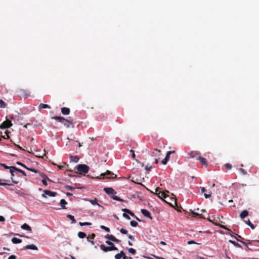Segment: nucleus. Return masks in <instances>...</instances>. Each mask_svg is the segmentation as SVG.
I'll list each match as a JSON object with an SVG mask.
<instances>
[{"mask_svg":"<svg viewBox=\"0 0 259 259\" xmlns=\"http://www.w3.org/2000/svg\"><path fill=\"white\" fill-rule=\"evenodd\" d=\"M170 155V152L167 153L165 157L161 161V163L165 165L167 163V161L169 159Z\"/></svg>","mask_w":259,"mask_h":259,"instance_id":"15","label":"nucleus"},{"mask_svg":"<svg viewBox=\"0 0 259 259\" xmlns=\"http://www.w3.org/2000/svg\"><path fill=\"white\" fill-rule=\"evenodd\" d=\"M100 228L103 229V230H105V231H106L107 232H109L110 231V229L109 228H108V227H106L105 226H103V225H101L100 226Z\"/></svg>","mask_w":259,"mask_h":259,"instance_id":"37","label":"nucleus"},{"mask_svg":"<svg viewBox=\"0 0 259 259\" xmlns=\"http://www.w3.org/2000/svg\"><path fill=\"white\" fill-rule=\"evenodd\" d=\"M198 160H199L200 162V163L202 164V165H207V160L206 158L203 157H201V156H199L198 158Z\"/></svg>","mask_w":259,"mask_h":259,"instance_id":"16","label":"nucleus"},{"mask_svg":"<svg viewBox=\"0 0 259 259\" xmlns=\"http://www.w3.org/2000/svg\"><path fill=\"white\" fill-rule=\"evenodd\" d=\"M5 221V219L4 217L0 215V222H4Z\"/></svg>","mask_w":259,"mask_h":259,"instance_id":"55","label":"nucleus"},{"mask_svg":"<svg viewBox=\"0 0 259 259\" xmlns=\"http://www.w3.org/2000/svg\"><path fill=\"white\" fill-rule=\"evenodd\" d=\"M160 243L162 245H166V243L163 241H160Z\"/></svg>","mask_w":259,"mask_h":259,"instance_id":"62","label":"nucleus"},{"mask_svg":"<svg viewBox=\"0 0 259 259\" xmlns=\"http://www.w3.org/2000/svg\"><path fill=\"white\" fill-rule=\"evenodd\" d=\"M66 217L72 221V223H75L76 222V220L75 219L74 216L71 214H67Z\"/></svg>","mask_w":259,"mask_h":259,"instance_id":"33","label":"nucleus"},{"mask_svg":"<svg viewBox=\"0 0 259 259\" xmlns=\"http://www.w3.org/2000/svg\"><path fill=\"white\" fill-rule=\"evenodd\" d=\"M145 168L147 171H150L152 169V166L149 164H147L146 165Z\"/></svg>","mask_w":259,"mask_h":259,"instance_id":"43","label":"nucleus"},{"mask_svg":"<svg viewBox=\"0 0 259 259\" xmlns=\"http://www.w3.org/2000/svg\"><path fill=\"white\" fill-rule=\"evenodd\" d=\"M188 154L191 158H195L197 160H198V157L200 156L199 152L197 151H192L190 152Z\"/></svg>","mask_w":259,"mask_h":259,"instance_id":"11","label":"nucleus"},{"mask_svg":"<svg viewBox=\"0 0 259 259\" xmlns=\"http://www.w3.org/2000/svg\"><path fill=\"white\" fill-rule=\"evenodd\" d=\"M30 125V123H27V124H25V125L24 126V127H25V128H27V126H28V125Z\"/></svg>","mask_w":259,"mask_h":259,"instance_id":"64","label":"nucleus"},{"mask_svg":"<svg viewBox=\"0 0 259 259\" xmlns=\"http://www.w3.org/2000/svg\"><path fill=\"white\" fill-rule=\"evenodd\" d=\"M120 232H121V233L123 234H126L127 233V231L124 229H123V228H121L120 230Z\"/></svg>","mask_w":259,"mask_h":259,"instance_id":"44","label":"nucleus"},{"mask_svg":"<svg viewBox=\"0 0 259 259\" xmlns=\"http://www.w3.org/2000/svg\"><path fill=\"white\" fill-rule=\"evenodd\" d=\"M100 248L104 252H107L109 251L117 250L118 249L115 246H105L104 245L102 244L100 245Z\"/></svg>","mask_w":259,"mask_h":259,"instance_id":"7","label":"nucleus"},{"mask_svg":"<svg viewBox=\"0 0 259 259\" xmlns=\"http://www.w3.org/2000/svg\"><path fill=\"white\" fill-rule=\"evenodd\" d=\"M16 164H18V165L22 166V167L25 168L26 169L27 168V166L25 164H24L23 163H21V162H20L19 161L17 162Z\"/></svg>","mask_w":259,"mask_h":259,"instance_id":"48","label":"nucleus"},{"mask_svg":"<svg viewBox=\"0 0 259 259\" xmlns=\"http://www.w3.org/2000/svg\"><path fill=\"white\" fill-rule=\"evenodd\" d=\"M200 189H201V192L204 193V196L206 198L210 197L211 193H210V194L205 193V192L206 190L204 187H200Z\"/></svg>","mask_w":259,"mask_h":259,"instance_id":"23","label":"nucleus"},{"mask_svg":"<svg viewBox=\"0 0 259 259\" xmlns=\"http://www.w3.org/2000/svg\"><path fill=\"white\" fill-rule=\"evenodd\" d=\"M141 213L145 217H148L149 218H150V219H152V217H151V213L148 211L147 210L145 209H142L141 210Z\"/></svg>","mask_w":259,"mask_h":259,"instance_id":"13","label":"nucleus"},{"mask_svg":"<svg viewBox=\"0 0 259 259\" xmlns=\"http://www.w3.org/2000/svg\"><path fill=\"white\" fill-rule=\"evenodd\" d=\"M192 212L193 213V217L198 216L200 218H204V219H205V218L203 217V216L201 214H199L198 213H196V212H194L193 211H192Z\"/></svg>","mask_w":259,"mask_h":259,"instance_id":"39","label":"nucleus"},{"mask_svg":"<svg viewBox=\"0 0 259 259\" xmlns=\"http://www.w3.org/2000/svg\"><path fill=\"white\" fill-rule=\"evenodd\" d=\"M1 165L4 167L5 169H10V172L11 173V179L12 182L15 184H18L19 183V181H16L15 179H14V169H12V168H11L13 166H9L4 163H1Z\"/></svg>","mask_w":259,"mask_h":259,"instance_id":"5","label":"nucleus"},{"mask_svg":"<svg viewBox=\"0 0 259 259\" xmlns=\"http://www.w3.org/2000/svg\"><path fill=\"white\" fill-rule=\"evenodd\" d=\"M123 217L125 218H126V219L127 220H130L131 219V218L130 217V216L128 215H127L126 213H123Z\"/></svg>","mask_w":259,"mask_h":259,"instance_id":"49","label":"nucleus"},{"mask_svg":"<svg viewBox=\"0 0 259 259\" xmlns=\"http://www.w3.org/2000/svg\"><path fill=\"white\" fill-rule=\"evenodd\" d=\"M79 225L80 226H91V225H92V223H90V222H84V223L79 222Z\"/></svg>","mask_w":259,"mask_h":259,"instance_id":"36","label":"nucleus"},{"mask_svg":"<svg viewBox=\"0 0 259 259\" xmlns=\"http://www.w3.org/2000/svg\"><path fill=\"white\" fill-rule=\"evenodd\" d=\"M57 165L59 169H63L65 165L68 166V165L65 162L63 163V165Z\"/></svg>","mask_w":259,"mask_h":259,"instance_id":"42","label":"nucleus"},{"mask_svg":"<svg viewBox=\"0 0 259 259\" xmlns=\"http://www.w3.org/2000/svg\"><path fill=\"white\" fill-rule=\"evenodd\" d=\"M11 168H12V169H14V172L15 171H18V172H21L24 176H25V177L26 176V174L25 172L24 171H23V170L19 169L15 166H13Z\"/></svg>","mask_w":259,"mask_h":259,"instance_id":"17","label":"nucleus"},{"mask_svg":"<svg viewBox=\"0 0 259 259\" xmlns=\"http://www.w3.org/2000/svg\"><path fill=\"white\" fill-rule=\"evenodd\" d=\"M41 182L44 185H45V186H47L48 184L46 179H42Z\"/></svg>","mask_w":259,"mask_h":259,"instance_id":"52","label":"nucleus"},{"mask_svg":"<svg viewBox=\"0 0 259 259\" xmlns=\"http://www.w3.org/2000/svg\"><path fill=\"white\" fill-rule=\"evenodd\" d=\"M26 169H28L29 171L34 172L35 173H38V172H39L38 170H36V169L32 168H29V167H27Z\"/></svg>","mask_w":259,"mask_h":259,"instance_id":"40","label":"nucleus"},{"mask_svg":"<svg viewBox=\"0 0 259 259\" xmlns=\"http://www.w3.org/2000/svg\"><path fill=\"white\" fill-rule=\"evenodd\" d=\"M128 238L132 240H134V238L131 235H128Z\"/></svg>","mask_w":259,"mask_h":259,"instance_id":"59","label":"nucleus"},{"mask_svg":"<svg viewBox=\"0 0 259 259\" xmlns=\"http://www.w3.org/2000/svg\"><path fill=\"white\" fill-rule=\"evenodd\" d=\"M24 248L25 249L37 250V247L34 244L27 245Z\"/></svg>","mask_w":259,"mask_h":259,"instance_id":"19","label":"nucleus"},{"mask_svg":"<svg viewBox=\"0 0 259 259\" xmlns=\"http://www.w3.org/2000/svg\"><path fill=\"white\" fill-rule=\"evenodd\" d=\"M66 189H67V190H71V191H72V190H73L74 189V188H73L71 187V186H66Z\"/></svg>","mask_w":259,"mask_h":259,"instance_id":"53","label":"nucleus"},{"mask_svg":"<svg viewBox=\"0 0 259 259\" xmlns=\"http://www.w3.org/2000/svg\"><path fill=\"white\" fill-rule=\"evenodd\" d=\"M60 204L63 209H66L65 205L67 204V202L65 199H61L60 202Z\"/></svg>","mask_w":259,"mask_h":259,"instance_id":"28","label":"nucleus"},{"mask_svg":"<svg viewBox=\"0 0 259 259\" xmlns=\"http://www.w3.org/2000/svg\"><path fill=\"white\" fill-rule=\"evenodd\" d=\"M246 224H247L248 225H250V224L251 225V223L250 222V220H248L247 221H246Z\"/></svg>","mask_w":259,"mask_h":259,"instance_id":"61","label":"nucleus"},{"mask_svg":"<svg viewBox=\"0 0 259 259\" xmlns=\"http://www.w3.org/2000/svg\"><path fill=\"white\" fill-rule=\"evenodd\" d=\"M225 166L226 168H227L228 169H231L232 168V165L231 164H229V163H226L225 165Z\"/></svg>","mask_w":259,"mask_h":259,"instance_id":"47","label":"nucleus"},{"mask_svg":"<svg viewBox=\"0 0 259 259\" xmlns=\"http://www.w3.org/2000/svg\"><path fill=\"white\" fill-rule=\"evenodd\" d=\"M70 159L71 161L74 162H77L79 160V158L77 156H71Z\"/></svg>","mask_w":259,"mask_h":259,"instance_id":"29","label":"nucleus"},{"mask_svg":"<svg viewBox=\"0 0 259 259\" xmlns=\"http://www.w3.org/2000/svg\"><path fill=\"white\" fill-rule=\"evenodd\" d=\"M76 169L79 174L85 175L89 172L90 167L86 164H78L76 167Z\"/></svg>","mask_w":259,"mask_h":259,"instance_id":"4","label":"nucleus"},{"mask_svg":"<svg viewBox=\"0 0 259 259\" xmlns=\"http://www.w3.org/2000/svg\"><path fill=\"white\" fill-rule=\"evenodd\" d=\"M248 215V212L247 210H243L240 214V217L241 219H244Z\"/></svg>","mask_w":259,"mask_h":259,"instance_id":"22","label":"nucleus"},{"mask_svg":"<svg viewBox=\"0 0 259 259\" xmlns=\"http://www.w3.org/2000/svg\"><path fill=\"white\" fill-rule=\"evenodd\" d=\"M7 104L5 103L4 101L2 100H0V107L2 108H4L6 107Z\"/></svg>","mask_w":259,"mask_h":259,"instance_id":"35","label":"nucleus"},{"mask_svg":"<svg viewBox=\"0 0 259 259\" xmlns=\"http://www.w3.org/2000/svg\"><path fill=\"white\" fill-rule=\"evenodd\" d=\"M105 237L110 240V241H113L115 243H119L121 242V241L118 239H117L116 238H115L113 235H109V234H107Z\"/></svg>","mask_w":259,"mask_h":259,"instance_id":"10","label":"nucleus"},{"mask_svg":"<svg viewBox=\"0 0 259 259\" xmlns=\"http://www.w3.org/2000/svg\"><path fill=\"white\" fill-rule=\"evenodd\" d=\"M132 257H127L125 255H124V256H123V259H132Z\"/></svg>","mask_w":259,"mask_h":259,"instance_id":"58","label":"nucleus"},{"mask_svg":"<svg viewBox=\"0 0 259 259\" xmlns=\"http://www.w3.org/2000/svg\"><path fill=\"white\" fill-rule=\"evenodd\" d=\"M38 174L42 178V179H47L49 181H51V180L47 177V176L39 171Z\"/></svg>","mask_w":259,"mask_h":259,"instance_id":"30","label":"nucleus"},{"mask_svg":"<svg viewBox=\"0 0 259 259\" xmlns=\"http://www.w3.org/2000/svg\"><path fill=\"white\" fill-rule=\"evenodd\" d=\"M0 181H1V180H0ZM0 185L1 186H6V185H9V186H13L12 184H7L6 183H3L0 182Z\"/></svg>","mask_w":259,"mask_h":259,"instance_id":"45","label":"nucleus"},{"mask_svg":"<svg viewBox=\"0 0 259 259\" xmlns=\"http://www.w3.org/2000/svg\"><path fill=\"white\" fill-rule=\"evenodd\" d=\"M188 244H195L196 243L193 240H190V241H189L188 242Z\"/></svg>","mask_w":259,"mask_h":259,"instance_id":"57","label":"nucleus"},{"mask_svg":"<svg viewBox=\"0 0 259 259\" xmlns=\"http://www.w3.org/2000/svg\"><path fill=\"white\" fill-rule=\"evenodd\" d=\"M229 242L232 243V244H233L235 246H236L237 247H241V245L239 243L236 242L234 241L230 240Z\"/></svg>","mask_w":259,"mask_h":259,"instance_id":"34","label":"nucleus"},{"mask_svg":"<svg viewBox=\"0 0 259 259\" xmlns=\"http://www.w3.org/2000/svg\"><path fill=\"white\" fill-rule=\"evenodd\" d=\"M18 93L21 97H22L25 99L30 96V92L28 90L20 89L18 91Z\"/></svg>","mask_w":259,"mask_h":259,"instance_id":"6","label":"nucleus"},{"mask_svg":"<svg viewBox=\"0 0 259 259\" xmlns=\"http://www.w3.org/2000/svg\"><path fill=\"white\" fill-rule=\"evenodd\" d=\"M12 242L14 244H18V243H21L22 242V240L20 239H18V238H15V237H14L12 239Z\"/></svg>","mask_w":259,"mask_h":259,"instance_id":"27","label":"nucleus"},{"mask_svg":"<svg viewBox=\"0 0 259 259\" xmlns=\"http://www.w3.org/2000/svg\"><path fill=\"white\" fill-rule=\"evenodd\" d=\"M130 224L132 227H136L138 225V223L135 221H131Z\"/></svg>","mask_w":259,"mask_h":259,"instance_id":"38","label":"nucleus"},{"mask_svg":"<svg viewBox=\"0 0 259 259\" xmlns=\"http://www.w3.org/2000/svg\"><path fill=\"white\" fill-rule=\"evenodd\" d=\"M122 211L124 212V213H128V214H131L132 216H133V217H135L136 219L138 221H141V220L138 218L137 217H136L134 213L133 212H132L130 210L127 209V208H123L122 209Z\"/></svg>","mask_w":259,"mask_h":259,"instance_id":"14","label":"nucleus"},{"mask_svg":"<svg viewBox=\"0 0 259 259\" xmlns=\"http://www.w3.org/2000/svg\"><path fill=\"white\" fill-rule=\"evenodd\" d=\"M119 254L121 255V257H123L124 255H125L124 252L123 251H121Z\"/></svg>","mask_w":259,"mask_h":259,"instance_id":"60","label":"nucleus"},{"mask_svg":"<svg viewBox=\"0 0 259 259\" xmlns=\"http://www.w3.org/2000/svg\"><path fill=\"white\" fill-rule=\"evenodd\" d=\"M246 184H240L239 185V188L244 187H246Z\"/></svg>","mask_w":259,"mask_h":259,"instance_id":"56","label":"nucleus"},{"mask_svg":"<svg viewBox=\"0 0 259 259\" xmlns=\"http://www.w3.org/2000/svg\"><path fill=\"white\" fill-rule=\"evenodd\" d=\"M128 252L133 254H135L136 253V250L133 248H130L128 249Z\"/></svg>","mask_w":259,"mask_h":259,"instance_id":"41","label":"nucleus"},{"mask_svg":"<svg viewBox=\"0 0 259 259\" xmlns=\"http://www.w3.org/2000/svg\"><path fill=\"white\" fill-rule=\"evenodd\" d=\"M16 256L15 255H11L8 258V259H16Z\"/></svg>","mask_w":259,"mask_h":259,"instance_id":"54","label":"nucleus"},{"mask_svg":"<svg viewBox=\"0 0 259 259\" xmlns=\"http://www.w3.org/2000/svg\"><path fill=\"white\" fill-rule=\"evenodd\" d=\"M132 158L134 159H136V155H135V153H133L132 154Z\"/></svg>","mask_w":259,"mask_h":259,"instance_id":"63","label":"nucleus"},{"mask_svg":"<svg viewBox=\"0 0 259 259\" xmlns=\"http://www.w3.org/2000/svg\"><path fill=\"white\" fill-rule=\"evenodd\" d=\"M155 192H156V194H157V195L158 196V197L159 198H160L162 200H164V201L166 203L170 204V203L167 200H165L167 198L169 197L168 195H167L166 194V193H169L168 191L165 190V191H163V192H160V188H156V189H155Z\"/></svg>","mask_w":259,"mask_h":259,"instance_id":"2","label":"nucleus"},{"mask_svg":"<svg viewBox=\"0 0 259 259\" xmlns=\"http://www.w3.org/2000/svg\"><path fill=\"white\" fill-rule=\"evenodd\" d=\"M121 255L119 253H117L115 255V259H121Z\"/></svg>","mask_w":259,"mask_h":259,"instance_id":"50","label":"nucleus"},{"mask_svg":"<svg viewBox=\"0 0 259 259\" xmlns=\"http://www.w3.org/2000/svg\"><path fill=\"white\" fill-rule=\"evenodd\" d=\"M52 118L54 119L55 120H57L59 121V122H61L67 128H69L70 126H72V127H74L72 120H68V119H66L65 118H64L63 117H61V116H54V117H52Z\"/></svg>","mask_w":259,"mask_h":259,"instance_id":"1","label":"nucleus"},{"mask_svg":"<svg viewBox=\"0 0 259 259\" xmlns=\"http://www.w3.org/2000/svg\"><path fill=\"white\" fill-rule=\"evenodd\" d=\"M2 137L4 139H9V136L8 134H7V133H6V132H5V135L2 136Z\"/></svg>","mask_w":259,"mask_h":259,"instance_id":"51","label":"nucleus"},{"mask_svg":"<svg viewBox=\"0 0 259 259\" xmlns=\"http://www.w3.org/2000/svg\"><path fill=\"white\" fill-rule=\"evenodd\" d=\"M103 190L110 196L112 194H114V193H116L114 190L112 188H104Z\"/></svg>","mask_w":259,"mask_h":259,"instance_id":"12","label":"nucleus"},{"mask_svg":"<svg viewBox=\"0 0 259 259\" xmlns=\"http://www.w3.org/2000/svg\"><path fill=\"white\" fill-rule=\"evenodd\" d=\"M116 193H114V194H112L110 196L112 199H113L115 200L120 201V202H123V200H122V199H121L119 197H118V196H117L116 195Z\"/></svg>","mask_w":259,"mask_h":259,"instance_id":"20","label":"nucleus"},{"mask_svg":"<svg viewBox=\"0 0 259 259\" xmlns=\"http://www.w3.org/2000/svg\"><path fill=\"white\" fill-rule=\"evenodd\" d=\"M77 235L78 237L81 239L85 238L87 236L86 234L83 232H79Z\"/></svg>","mask_w":259,"mask_h":259,"instance_id":"31","label":"nucleus"},{"mask_svg":"<svg viewBox=\"0 0 259 259\" xmlns=\"http://www.w3.org/2000/svg\"><path fill=\"white\" fill-rule=\"evenodd\" d=\"M21 228L23 230H26L29 231H31V227L25 223L21 226Z\"/></svg>","mask_w":259,"mask_h":259,"instance_id":"24","label":"nucleus"},{"mask_svg":"<svg viewBox=\"0 0 259 259\" xmlns=\"http://www.w3.org/2000/svg\"><path fill=\"white\" fill-rule=\"evenodd\" d=\"M116 178V175L114 174L112 171L107 170L104 173L101 174L100 176L97 177L96 178L97 179H113Z\"/></svg>","mask_w":259,"mask_h":259,"instance_id":"3","label":"nucleus"},{"mask_svg":"<svg viewBox=\"0 0 259 259\" xmlns=\"http://www.w3.org/2000/svg\"><path fill=\"white\" fill-rule=\"evenodd\" d=\"M90 202L93 205L97 204L99 206H101V205L98 203L97 202V199L96 198L94 199H91L89 200Z\"/></svg>","mask_w":259,"mask_h":259,"instance_id":"32","label":"nucleus"},{"mask_svg":"<svg viewBox=\"0 0 259 259\" xmlns=\"http://www.w3.org/2000/svg\"><path fill=\"white\" fill-rule=\"evenodd\" d=\"M95 237V234L93 233V234H92L91 236H88L87 237V240L89 242H91L92 245H94V242L93 241H92L91 240L94 239Z\"/></svg>","mask_w":259,"mask_h":259,"instance_id":"26","label":"nucleus"},{"mask_svg":"<svg viewBox=\"0 0 259 259\" xmlns=\"http://www.w3.org/2000/svg\"><path fill=\"white\" fill-rule=\"evenodd\" d=\"M213 221L212 222V223L214 224V225H218L219 226L220 228H223L224 229H225V230H229L227 227H226L225 226H224V225H219L218 224V220L215 219L214 218H213Z\"/></svg>","mask_w":259,"mask_h":259,"instance_id":"21","label":"nucleus"},{"mask_svg":"<svg viewBox=\"0 0 259 259\" xmlns=\"http://www.w3.org/2000/svg\"><path fill=\"white\" fill-rule=\"evenodd\" d=\"M106 243L109 245L110 246H115L114 244L110 241H106Z\"/></svg>","mask_w":259,"mask_h":259,"instance_id":"46","label":"nucleus"},{"mask_svg":"<svg viewBox=\"0 0 259 259\" xmlns=\"http://www.w3.org/2000/svg\"><path fill=\"white\" fill-rule=\"evenodd\" d=\"M44 194H42V197L44 198H47L46 195L50 197H55L57 194V193L55 192H53L48 190H44Z\"/></svg>","mask_w":259,"mask_h":259,"instance_id":"9","label":"nucleus"},{"mask_svg":"<svg viewBox=\"0 0 259 259\" xmlns=\"http://www.w3.org/2000/svg\"><path fill=\"white\" fill-rule=\"evenodd\" d=\"M13 124L12 123L11 121L8 119H7L5 121H4L1 125H0V128L1 129H6L8 128L9 127H10L12 126Z\"/></svg>","mask_w":259,"mask_h":259,"instance_id":"8","label":"nucleus"},{"mask_svg":"<svg viewBox=\"0 0 259 259\" xmlns=\"http://www.w3.org/2000/svg\"><path fill=\"white\" fill-rule=\"evenodd\" d=\"M61 112L64 115H68L70 113V109L67 107H63L61 108Z\"/></svg>","mask_w":259,"mask_h":259,"instance_id":"18","label":"nucleus"},{"mask_svg":"<svg viewBox=\"0 0 259 259\" xmlns=\"http://www.w3.org/2000/svg\"><path fill=\"white\" fill-rule=\"evenodd\" d=\"M38 108H39V109H41L42 108L43 109H45V108L51 109V107L49 105H48V104L41 103L38 106Z\"/></svg>","mask_w":259,"mask_h":259,"instance_id":"25","label":"nucleus"}]
</instances>
